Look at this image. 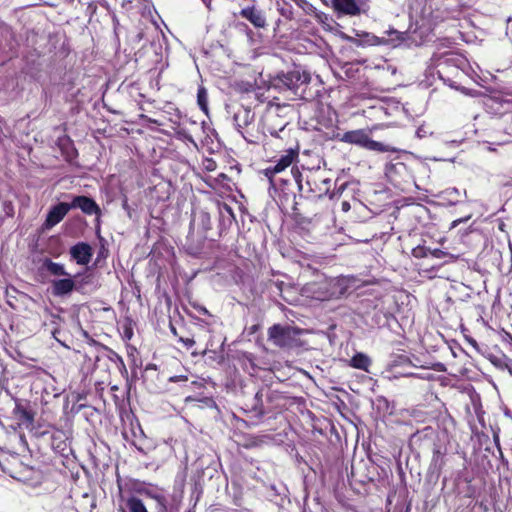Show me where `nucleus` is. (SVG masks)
<instances>
[{"label": "nucleus", "instance_id": "42", "mask_svg": "<svg viewBox=\"0 0 512 512\" xmlns=\"http://www.w3.org/2000/svg\"><path fill=\"white\" fill-rule=\"evenodd\" d=\"M306 184H307V186H308L307 191H308V192H312V191H313V189H312V187H311V182H310V180H309V179H307V180H306Z\"/></svg>", "mask_w": 512, "mask_h": 512}, {"label": "nucleus", "instance_id": "15", "mask_svg": "<svg viewBox=\"0 0 512 512\" xmlns=\"http://www.w3.org/2000/svg\"><path fill=\"white\" fill-rule=\"evenodd\" d=\"M255 118V114L251 111L249 108H240L237 112L234 114V122L237 130L243 134L242 129L250 125Z\"/></svg>", "mask_w": 512, "mask_h": 512}, {"label": "nucleus", "instance_id": "30", "mask_svg": "<svg viewBox=\"0 0 512 512\" xmlns=\"http://www.w3.org/2000/svg\"><path fill=\"white\" fill-rule=\"evenodd\" d=\"M278 10L280 14L284 16L286 19L293 18V11L290 5L285 4L284 6L279 7Z\"/></svg>", "mask_w": 512, "mask_h": 512}, {"label": "nucleus", "instance_id": "5", "mask_svg": "<svg viewBox=\"0 0 512 512\" xmlns=\"http://www.w3.org/2000/svg\"><path fill=\"white\" fill-rule=\"evenodd\" d=\"M331 7L337 16H359L369 10L368 0H331Z\"/></svg>", "mask_w": 512, "mask_h": 512}, {"label": "nucleus", "instance_id": "27", "mask_svg": "<svg viewBox=\"0 0 512 512\" xmlns=\"http://www.w3.org/2000/svg\"><path fill=\"white\" fill-rule=\"evenodd\" d=\"M291 174H292V179H293L294 183L297 185L299 192H304L305 187L303 184L302 173L298 169L292 168Z\"/></svg>", "mask_w": 512, "mask_h": 512}, {"label": "nucleus", "instance_id": "40", "mask_svg": "<svg viewBox=\"0 0 512 512\" xmlns=\"http://www.w3.org/2000/svg\"><path fill=\"white\" fill-rule=\"evenodd\" d=\"M59 329L55 328L53 331H52V336L58 341L61 343V341L58 339V333H59Z\"/></svg>", "mask_w": 512, "mask_h": 512}, {"label": "nucleus", "instance_id": "49", "mask_svg": "<svg viewBox=\"0 0 512 512\" xmlns=\"http://www.w3.org/2000/svg\"><path fill=\"white\" fill-rule=\"evenodd\" d=\"M488 150L490 151H495V148L491 147V146H488Z\"/></svg>", "mask_w": 512, "mask_h": 512}, {"label": "nucleus", "instance_id": "9", "mask_svg": "<svg viewBox=\"0 0 512 512\" xmlns=\"http://www.w3.org/2000/svg\"><path fill=\"white\" fill-rule=\"evenodd\" d=\"M78 287L74 279L70 276L63 279L53 280L51 282L52 294L56 297H64L69 295L73 290H77Z\"/></svg>", "mask_w": 512, "mask_h": 512}, {"label": "nucleus", "instance_id": "12", "mask_svg": "<svg viewBox=\"0 0 512 512\" xmlns=\"http://www.w3.org/2000/svg\"><path fill=\"white\" fill-rule=\"evenodd\" d=\"M239 14L242 18L248 20L255 28H265L267 25L263 12L254 5L241 9Z\"/></svg>", "mask_w": 512, "mask_h": 512}, {"label": "nucleus", "instance_id": "3", "mask_svg": "<svg viewBox=\"0 0 512 512\" xmlns=\"http://www.w3.org/2000/svg\"><path fill=\"white\" fill-rule=\"evenodd\" d=\"M339 139L344 143L357 145L370 151L380 153L397 151L396 148L388 144L372 140L369 133L364 129L347 131L342 134Z\"/></svg>", "mask_w": 512, "mask_h": 512}, {"label": "nucleus", "instance_id": "23", "mask_svg": "<svg viewBox=\"0 0 512 512\" xmlns=\"http://www.w3.org/2000/svg\"><path fill=\"white\" fill-rule=\"evenodd\" d=\"M197 103H198L200 109L204 113L207 114L208 113V94H207V90L203 86H200L198 88Z\"/></svg>", "mask_w": 512, "mask_h": 512}, {"label": "nucleus", "instance_id": "20", "mask_svg": "<svg viewBox=\"0 0 512 512\" xmlns=\"http://www.w3.org/2000/svg\"><path fill=\"white\" fill-rule=\"evenodd\" d=\"M438 61H439V63H438L439 66L442 64H445V65H454L456 67H460L465 62L463 57H461L455 53H446V54L442 55Z\"/></svg>", "mask_w": 512, "mask_h": 512}, {"label": "nucleus", "instance_id": "46", "mask_svg": "<svg viewBox=\"0 0 512 512\" xmlns=\"http://www.w3.org/2000/svg\"><path fill=\"white\" fill-rule=\"evenodd\" d=\"M512 374V365L510 364V360L508 361V368H506Z\"/></svg>", "mask_w": 512, "mask_h": 512}, {"label": "nucleus", "instance_id": "31", "mask_svg": "<svg viewBox=\"0 0 512 512\" xmlns=\"http://www.w3.org/2000/svg\"><path fill=\"white\" fill-rule=\"evenodd\" d=\"M110 352H111L110 359L112 361L118 363L120 369H122L123 371L127 372L126 366H125V363H124L122 357L119 354H117L116 352L112 351V350Z\"/></svg>", "mask_w": 512, "mask_h": 512}, {"label": "nucleus", "instance_id": "11", "mask_svg": "<svg viewBox=\"0 0 512 512\" xmlns=\"http://www.w3.org/2000/svg\"><path fill=\"white\" fill-rule=\"evenodd\" d=\"M70 255L77 264L87 265L92 258V248L88 243L79 242L70 248Z\"/></svg>", "mask_w": 512, "mask_h": 512}, {"label": "nucleus", "instance_id": "34", "mask_svg": "<svg viewBox=\"0 0 512 512\" xmlns=\"http://www.w3.org/2000/svg\"><path fill=\"white\" fill-rule=\"evenodd\" d=\"M3 206H4V211H5L6 215L12 217L14 214V207H13L12 202L5 201L3 203Z\"/></svg>", "mask_w": 512, "mask_h": 512}, {"label": "nucleus", "instance_id": "35", "mask_svg": "<svg viewBox=\"0 0 512 512\" xmlns=\"http://www.w3.org/2000/svg\"><path fill=\"white\" fill-rule=\"evenodd\" d=\"M428 134H429V132L427 131V129L424 126H420L416 130V136L418 138H425Z\"/></svg>", "mask_w": 512, "mask_h": 512}, {"label": "nucleus", "instance_id": "10", "mask_svg": "<svg viewBox=\"0 0 512 512\" xmlns=\"http://www.w3.org/2000/svg\"><path fill=\"white\" fill-rule=\"evenodd\" d=\"M447 454V448L440 444H434L433 455L431 463L429 465V472L437 476L440 475L443 467L445 466V456Z\"/></svg>", "mask_w": 512, "mask_h": 512}, {"label": "nucleus", "instance_id": "28", "mask_svg": "<svg viewBox=\"0 0 512 512\" xmlns=\"http://www.w3.org/2000/svg\"><path fill=\"white\" fill-rule=\"evenodd\" d=\"M489 360L497 368H500V369L508 368L509 359L506 358L505 356L498 357L495 355H490Z\"/></svg>", "mask_w": 512, "mask_h": 512}, {"label": "nucleus", "instance_id": "17", "mask_svg": "<svg viewBox=\"0 0 512 512\" xmlns=\"http://www.w3.org/2000/svg\"><path fill=\"white\" fill-rule=\"evenodd\" d=\"M13 414L23 424L29 425L34 421V413L25 405H23L22 402L18 399H15Z\"/></svg>", "mask_w": 512, "mask_h": 512}, {"label": "nucleus", "instance_id": "29", "mask_svg": "<svg viewBox=\"0 0 512 512\" xmlns=\"http://www.w3.org/2000/svg\"><path fill=\"white\" fill-rule=\"evenodd\" d=\"M430 253V248L418 246L413 249V256L416 258L428 257Z\"/></svg>", "mask_w": 512, "mask_h": 512}, {"label": "nucleus", "instance_id": "4", "mask_svg": "<svg viewBox=\"0 0 512 512\" xmlns=\"http://www.w3.org/2000/svg\"><path fill=\"white\" fill-rule=\"evenodd\" d=\"M299 149L298 148H289L285 151L274 165H271L263 170L264 175L269 179V182L272 186L278 185V180L275 179V175L281 173L286 168L292 165L294 161L298 159ZM279 182L283 185H287L289 183L288 179H279Z\"/></svg>", "mask_w": 512, "mask_h": 512}, {"label": "nucleus", "instance_id": "18", "mask_svg": "<svg viewBox=\"0 0 512 512\" xmlns=\"http://www.w3.org/2000/svg\"><path fill=\"white\" fill-rule=\"evenodd\" d=\"M58 145L62 151V154L67 159H73L77 156V151L74 147V144L68 136L60 137L58 139Z\"/></svg>", "mask_w": 512, "mask_h": 512}, {"label": "nucleus", "instance_id": "8", "mask_svg": "<svg viewBox=\"0 0 512 512\" xmlns=\"http://www.w3.org/2000/svg\"><path fill=\"white\" fill-rule=\"evenodd\" d=\"M70 208L68 203L61 202L53 206L47 213L43 227L45 229H51L57 225L69 212Z\"/></svg>", "mask_w": 512, "mask_h": 512}, {"label": "nucleus", "instance_id": "52", "mask_svg": "<svg viewBox=\"0 0 512 512\" xmlns=\"http://www.w3.org/2000/svg\"><path fill=\"white\" fill-rule=\"evenodd\" d=\"M120 512H126L124 509H121Z\"/></svg>", "mask_w": 512, "mask_h": 512}, {"label": "nucleus", "instance_id": "19", "mask_svg": "<svg viewBox=\"0 0 512 512\" xmlns=\"http://www.w3.org/2000/svg\"><path fill=\"white\" fill-rule=\"evenodd\" d=\"M42 267L54 276H70L69 273L66 272L64 266L60 263L53 262L49 258H45L42 263Z\"/></svg>", "mask_w": 512, "mask_h": 512}, {"label": "nucleus", "instance_id": "38", "mask_svg": "<svg viewBox=\"0 0 512 512\" xmlns=\"http://www.w3.org/2000/svg\"><path fill=\"white\" fill-rule=\"evenodd\" d=\"M179 341H181L185 346L186 348H191L194 344H195V341L192 339V338H180Z\"/></svg>", "mask_w": 512, "mask_h": 512}, {"label": "nucleus", "instance_id": "47", "mask_svg": "<svg viewBox=\"0 0 512 512\" xmlns=\"http://www.w3.org/2000/svg\"><path fill=\"white\" fill-rule=\"evenodd\" d=\"M321 286H323V288H327V286L329 285V283L327 281L323 282L320 284Z\"/></svg>", "mask_w": 512, "mask_h": 512}, {"label": "nucleus", "instance_id": "21", "mask_svg": "<svg viewBox=\"0 0 512 512\" xmlns=\"http://www.w3.org/2000/svg\"><path fill=\"white\" fill-rule=\"evenodd\" d=\"M370 364V358L363 353H357L351 359V366L357 369L368 371Z\"/></svg>", "mask_w": 512, "mask_h": 512}, {"label": "nucleus", "instance_id": "26", "mask_svg": "<svg viewBox=\"0 0 512 512\" xmlns=\"http://www.w3.org/2000/svg\"><path fill=\"white\" fill-rule=\"evenodd\" d=\"M299 7H301L305 13L307 14H316L318 18L321 17L322 14H318L316 8L309 3L307 0H293Z\"/></svg>", "mask_w": 512, "mask_h": 512}, {"label": "nucleus", "instance_id": "14", "mask_svg": "<svg viewBox=\"0 0 512 512\" xmlns=\"http://www.w3.org/2000/svg\"><path fill=\"white\" fill-rule=\"evenodd\" d=\"M155 501V512H178V508L162 493L147 492Z\"/></svg>", "mask_w": 512, "mask_h": 512}, {"label": "nucleus", "instance_id": "22", "mask_svg": "<svg viewBox=\"0 0 512 512\" xmlns=\"http://www.w3.org/2000/svg\"><path fill=\"white\" fill-rule=\"evenodd\" d=\"M126 507L129 512H148L143 501L135 496H131L126 500Z\"/></svg>", "mask_w": 512, "mask_h": 512}, {"label": "nucleus", "instance_id": "16", "mask_svg": "<svg viewBox=\"0 0 512 512\" xmlns=\"http://www.w3.org/2000/svg\"><path fill=\"white\" fill-rule=\"evenodd\" d=\"M51 446L61 454H65L69 450L68 437L63 430L56 429L51 433Z\"/></svg>", "mask_w": 512, "mask_h": 512}, {"label": "nucleus", "instance_id": "41", "mask_svg": "<svg viewBox=\"0 0 512 512\" xmlns=\"http://www.w3.org/2000/svg\"><path fill=\"white\" fill-rule=\"evenodd\" d=\"M349 208H350V205H349V203H348V202H343V203H342V210H343V211H348V210H349Z\"/></svg>", "mask_w": 512, "mask_h": 512}, {"label": "nucleus", "instance_id": "25", "mask_svg": "<svg viewBox=\"0 0 512 512\" xmlns=\"http://www.w3.org/2000/svg\"><path fill=\"white\" fill-rule=\"evenodd\" d=\"M219 216L220 218L225 221L228 220L229 223L232 222V220L235 219L232 208L227 204H222L218 207Z\"/></svg>", "mask_w": 512, "mask_h": 512}, {"label": "nucleus", "instance_id": "39", "mask_svg": "<svg viewBox=\"0 0 512 512\" xmlns=\"http://www.w3.org/2000/svg\"><path fill=\"white\" fill-rule=\"evenodd\" d=\"M506 34L512 40V18H509L507 21Z\"/></svg>", "mask_w": 512, "mask_h": 512}, {"label": "nucleus", "instance_id": "13", "mask_svg": "<svg viewBox=\"0 0 512 512\" xmlns=\"http://www.w3.org/2000/svg\"><path fill=\"white\" fill-rule=\"evenodd\" d=\"M405 35L404 32L390 28L385 30L381 36H374L373 39L375 44H386L396 47L405 40Z\"/></svg>", "mask_w": 512, "mask_h": 512}, {"label": "nucleus", "instance_id": "36", "mask_svg": "<svg viewBox=\"0 0 512 512\" xmlns=\"http://www.w3.org/2000/svg\"><path fill=\"white\" fill-rule=\"evenodd\" d=\"M188 377L186 375L171 376L169 382H186Z\"/></svg>", "mask_w": 512, "mask_h": 512}, {"label": "nucleus", "instance_id": "50", "mask_svg": "<svg viewBox=\"0 0 512 512\" xmlns=\"http://www.w3.org/2000/svg\"><path fill=\"white\" fill-rule=\"evenodd\" d=\"M242 136L247 140V142H250V139H247V137L244 135V133L242 134Z\"/></svg>", "mask_w": 512, "mask_h": 512}, {"label": "nucleus", "instance_id": "33", "mask_svg": "<svg viewBox=\"0 0 512 512\" xmlns=\"http://www.w3.org/2000/svg\"><path fill=\"white\" fill-rule=\"evenodd\" d=\"M447 255H448V253L445 251H442L440 249H431L430 248L429 256H432L437 259H442V258L446 257Z\"/></svg>", "mask_w": 512, "mask_h": 512}, {"label": "nucleus", "instance_id": "51", "mask_svg": "<svg viewBox=\"0 0 512 512\" xmlns=\"http://www.w3.org/2000/svg\"><path fill=\"white\" fill-rule=\"evenodd\" d=\"M472 344H473L474 346H476V345H477L476 340H473V341H472Z\"/></svg>", "mask_w": 512, "mask_h": 512}, {"label": "nucleus", "instance_id": "1", "mask_svg": "<svg viewBox=\"0 0 512 512\" xmlns=\"http://www.w3.org/2000/svg\"><path fill=\"white\" fill-rule=\"evenodd\" d=\"M311 81L309 73L300 70H292L286 73H278L271 79V86L281 92L289 91L299 99L307 100V88Z\"/></svg>", "mask_w": 512, "mask_h": 512}, {"label": "nucleus", "instance_id": "6", "mask_svg": "<svg viewBox=\"0 0 512 512\" xmlns=\"http://www.w3.org/2000/svg\"><path fill=\"white\" fill-rule=\"evenodd\" d=\"M264 396L266 397V400L268 402H271L274 397V392L268 388H262L256 392L254 398L252 399V402L250 403V405H248L250 411H252L254 415L259 418L263 417L265 414L269 412L264 406Z\"/></svg>", "mask_w": 512, "mask_h": 512}, {"label": "nucleus", "instance_id": "24", "mask_svg": "<svg viewBox=\"0 0 512 512\" xmlns=\"http://www.w3.org/2000/svg\"><path fill=\"white\" fill-rule=\"evenodd\" d=\"M199 225L203 232L206 233L212 228L211 216L207 211L201 210L198 214Z\"/></svg>", "mask_w": 512, "mask_h": 512}, {"label": "nucleus", "instance_id": "32", "mask_svg": "<svg viewBox=\"0 0 512 512\" xmlns=\"http://www.w3.org/2000/svg\"><path fill=\"white\" fill-rule=\"evenodd\" d=\"M261 443V440L256 437L248 438L246 443L244 444L245 448H254L258 447Z\"/></svg>", "mask_w": 512, "mask_h": 512}, {"label": "nucleus", "instance_id": "44", "mask_svg": "<svg viewBox=\"0 0 512 512\" xmlns=\"http://www.w3.org/2000/svg\"><path fill=\"white\" fill-rule=\"evenodd\" d=\"M170 328H171V332H172L174 335H177L176 328H175L172 324L170 325Z\"/></svg>", "mask_w": 512, "mask_h": 512}, {"label": "nucleus", "instance_id": "43", "mask_svg": "<svg viewBox=\"0 0 512 512\" xmlns=\"http://www.w3.org/2000/svg\"><path fill=\"white\" fill-rule=\"evenodd\" d=\"M468 218H465V219H458V220H454L452 226L455 227L458 223L460 222H463V221H466Z\"/></svg>", "mask_w": 512, "mask_h": 512}, {"label": "nucleus", "instance_id": "45", "mask_svg": "<svg viewBox=\"0 0 512 512\" xmlns=\"http://www.w3.org/2000/svg\"><path fill=\"white\" fill-rule=\"evenodd\" d=\"M316 285V283H311L309 284V286L306 288L307 291H310L312 290V288Z\"/></svg>", "mask_w": 512, "mask_h": 512}, {"label": "nucleus", "instance_id": "2", "mask_svg": "<svg viewBox=\"0 0 512 512\" xmlns=\"http://www.w3.org/2000/svg\"><path fill=\"white\" fill-rule=\"evenodd\" d=\"M302 333V329L294 326L274 324L268 329V340L279 348H299L305 344L300 337Z\"/></svg>", "mask_w": 512, "mask_h": 512}, {"label": "nucleus", "instance_id": "48", "mask_svg": "<svg viewBox=\"0 0 512 512\" xmlns=\"http://www.w3.org/2000/svg\"><path fill=\"white\" fill-rule=\"evenodd\" d=\"M111 390L116 391V390H118V387L116 385H114L111 387Z\"/></svg>", "mask_w": 512, "mask_h": 512}, {"label": "nucleus", "instance_id": "37", "mask_svg": "<svg viewBox=\"0 0 512 512\" xmlns=\"http://www.w3.org/2000/svg\"><path fill=\"white\" fill-rule=\"evenodd\" d=\"M332 295H333V293H329L328 291H323V292L319 293L318 295H314V297L319 300H325V299H329Z\"/></svg>", "mask_w": 512, "mask_h": 512}, {"label": "nucleus", "instance_id": "7", "mask_svg": "<svg viewBox=\"0 0 512 512\" xmlns=\"http://www.w3.org/2000/svg\"><path fill=\"white\" fill-rule=\"evenodd\" d=\"M71 209H80L84 214L87 215H100L101 209L99 205L90 197L80 195L74 196L72 201L68 203Z\"/></svg>", "mask_w": 512, "mask_h": 512}]
</instances>
